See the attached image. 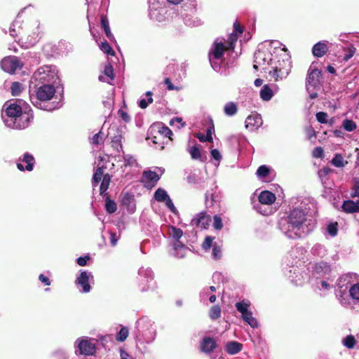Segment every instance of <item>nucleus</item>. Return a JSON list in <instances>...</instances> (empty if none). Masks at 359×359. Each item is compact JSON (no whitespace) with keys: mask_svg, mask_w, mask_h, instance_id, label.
<instances>
[{"mask_svg":"<svg viewBox=\"0 0 359 359\" xmlns=\"http://www.w3.org/2000/svg\"><path fill=\"white\" fill-rule=\"evenodd\" d=\"M2 118L5 125L13 129L27 128L33 118L29 106L22 100L6 102Z\"/></svg>","mask_w":359,"mask_h":359,"instance_id":"nucleus-2","label":"nucleus"},{"mask_svg":"<svg viewBox=\"0 0 359 359\" xmlns=\"http://www.w3.org/2000/svg\"><path fill=\"white\" fill-rule=\"evenodd\" d=\"M303 206L292 209L287 217L278 222V228L288 238L297 239L312 232L316 227V222L303 210Z\"/></svg>","mask_w":359,"mask_h":359,"instance_id":"nucleus-1","label":"nucleus"},{"mask_svg":"<svg viewBox=\"0 0 359 359\" xmlns=\"http://www.w3.org/2000/svg\"><path fill=\"white\" fill-rule=\"evenodd\" d=\"M90 259V257L88 255L84 257H80L77 258L76 263L81 266H84L87 264V262Z\"/></svg>","mask_w":359,"mask_h":359,"instance_id":"nucleus-64","label":"nucleus"},{"mask_svg":"<svg viewBox=\"0 0 359 359\" xmlns=\"http://www.w3.org/2000/svg\"><path fill=\"white\" fill-rule=\"evenodd\" d=\"M250 302L248 300L243 299L241 302H236L235 306L238 312L241 313V316L249 312Z\"/></svg>","mask_w":359,"mask_h":359,"instance_id":"nucleus-33","label":"nucleus"},{"mask_svg":"<svg viewBox=\"0 0 359 359\" xmlns=\"http://www.w3.org/2000/svg\"><path fill=\"white\" fill-rule=\"evenodd\" d=\"M238 107L236 103L233 102H227L224 107V114L226 116H232L237 113Z\"/></svg>","mask_w":359,"mask_h":359,"instance_id":"nucleus-38","label":"nucleus"},{"mask_svg":"<svg viewBox=\"0 0 359 359\" xmlns=\"http://www.w3.org/2000/svg\"><path fill=\"white\" fill-rule=\"evenodd\" d=\"M343 128L348 132H352L356 128V124L354 121L350 119H345L343 121Z\"/></svg>","mask_w":359,"mask_h":359,"instance_id":"nucleus-52","label":"nucleus"},{"mask_svg":"<svg viewBox=\"0 0 359 359\" xmlns=\"http://www.w3.org/2000/svg\"><path fill=\"white\" fill-rule=\"evenodd\" d=\"M29 93L31 102L39 109L53 111L60 107L59 102H48L55 93V87L52 84L40 83L36 87L32 86Z\"/></svg>","mask_w":359,"mask_h":359,"instance_id":"nucleus-6","label":"nucleus"},{"mask_svg":"<svg viewBox=\"0 0 359 359\" xmlns=\"http://www.w3.org/2000/svg\"><path fill=\"white\" fill-rule=\"evenodd\" d=\"M93 283V276L91 272L81 271L75 280V284L79 288V292L88 293L91 290L90 284Z\"/></svg>","mask_w":359,"mask_h":359,"instance_id":"nucleus-14","label":"nucleus"},{"mask_svg":"<svg viewBox=\"0 0 359 359\" xmlns=\"http://www.w3.org/2000/svg\"><path fill=\"white\" fill-rule=\"evenodd\" d=\"M356 207L357 205L355 203L351 200L345 201L341 205L343 211L347 213H353L357 212Z\"/></svg>","mask_w":359,"mask_h":359,"instance_id":"nucleus-37","label":"nucleus"},{"mask_svg":"<svg viewBox=\"0 0 359 359\" xmlns=\"http://www.w3.org/2000/svg\"><path fill=\"white\" fill-rule=\"evenodd\" d=\"M321 72L316 68L310 67L306 78V89L308 91L311 90V88H316L319 85L320 76Z\"/></svg>","mask_w":359,"mask_h":359,"instance_id":"nucleus-17","label":"nucleus"},{"mask_svg":"<svg viewBox=\"0 0 359 359\" xmlns=\"http://www.w3.org/2000/svg\"><path fill=\"white\" fill-rule=\"evenodd\" d=\"M101 25L105 32L107 37L109 39H111L113 38V34H111V32L110 31L109 22L106 18H104V17L102 18Z\"/></svg>","mask_w":359,"mask_h":359,"instance_id":"nucleus-46","label":"nucleus"},{"mask_svg":"<svg viewBox=\"0 0 359 359\" xmlns=\"http://www.w3.org/2000/svg\"><path fill=\"white\" fill-rule=\"evenodd\" d=\"M135 329L134 336L136 345L144 353L147 351V345L152 344L156 338V326L151 319L144 316L137 320Z\"/></svg>","mask_w":359,"mask_h":359,"instance_id":"nucleus-5","label":"nucleus"},{"mask_svg":"<svg viewBox=\"0 0 359 359\" xmlns=\"http://www.w3.org/2000/svg\"><path fill=\"white\" fill-rule=\"evenodd\" d=\"M262 124V119L260 115L253 114L250 115L245 120L246 128L253 130L255 128H258Z\"/></svg>","mask_w":359,"mask_h":359,"instance_id":"nucleus-23","label":"nucleus"},{"mask_svg":"<svg viewBox=\"0 0 359 359\" xmlns=\"http://www.w3.org/2000/svg\"><path fill=\"white\" fill-rule=\"evenodd\" d=\"M100 48L104 53H106L108 55H114V50H112L111 47L109 46L108 42L106 41L101 43Z\"/></svg>","mask_w":359,"mask_h":359,"instance_id":"nucleus-55","label":"nucleus"},{"mask_svg":"<svg viewBox=\"0 0 359 359\" xmlns=\"http://www.w3.org/2000/svg\"><path fill=\"white\" fill-rule=\"evenodd\" d=\"M128 336V329L123 327L117 333L116 339L118 341H124Z\"/></svg>","mask_w":359,"mask_h":359,"instance_id":"nucleus-51","label":"nucleus"},{"mask_svg":"<svg viewBox=\"0 0 359 359\" xmlns=\"http://www.w3.org/2000/svg\"><path fill=\"white\" fill-rule=\"evenodd\" d=\"M19 18L18 15L11 26L10 34L13 37L20 36L19 41H21L26 48H29L36 44L41 38L40 23L38 20H34L22 26Z\"/></svg>","mask_w":359,"mask_h":359,"instance_id":"nucleus-4","label":"nucleus"},{"mask_svg":"<svg viewBox=\"0 0 359 359\" xmlns=\"http://www.w3.org/2000/svg\"><path fill=\"white\" fill-rule=\"evenodd\" d=\"M104 138L105 135L102 131H100L93 135L91 139V143L94 145H100L104 142Z\"/></svg>","mask_w":359,"mask_h":359,"instance_id":"nucleus-47","label":"nucleus"},{"mask_svg":"<svg viewBox=\"0 0 359 359\" xmlns=\"http://www.w3.org/2000/svg\"><path fill=\"white\" fill-rule=\"evenodd\" d=\"M104 170L102 168H97L95 171L93 177L92 184L93 189L97 187L100 182H101L100 187V194L104 197L107 195V191L111 182V176L109 174H103Z\"/></svg>","mask_w":359,"mask_h":359,"instance_id":"nucleus-12","label":"nucleus"},{"mask_svg":"<svg viewBox=\"0 0 359 359\" xmlns=\"http://www.w3.org/2000/svg\"><path fill=\"white\" fill-rule=\"evenodd\" d=\"M355 53V48L353 46H350L347 49V53H346L344 56L343 60L344 61H348L349 59H351L353 55Z\"/></svg>","mask_w":359,"mask_h":359,"instance_id":"nucleus-62","label":"nucleus"},{"mask_svg":"<svg viewBox=\"0 0 359 359\" xmlns=\"http://www.w3.org/2000/svg\"><path fill=\"white\" fill-rule=\"evenodd\" d=\"M238 40V36L237 34L232 33L229 36V46L226 47L227 49L233 50L235 47V43Z\"/></svg>","mask_w":359,"mask_h":359,"instance_id":"nucleus-56","label":"nucleus"},{"mask_svg":"<svg viewBox=\"0 0 359 359\" xmlns=\"http://www.w3.org/2000/svg\"><path fill=\"white\" fill-rule=\"evenodd\" d=\"M342 344L344 346L351 349L355 346V339L353 336L348 335L342 340Z\"/></svg>","mask_w":359,"mask_h":359,"instance_id":"nucleus-49","label":"nucleus"},{"mask_svg":"<svg viewBox=\"0 0 359 359\" xmlns=\"http://www.w3.org/2000/svg\"><path fill=\"white\" fill-rule=\"evenodd\" d=\"M221 316V308L219 305H214L210 309L209 316L212 320H217Z\"/></svg>","mask_w":359,"mask_h":359,"instance_id":"nucleus-44","label":"nucleus"},{"mask_svg":"<svg viewBox=\"0 0 359 359\" xmlns=\"http://www.w3.org/2000/svg\"><path fill=\"white\" fill-rule=\"evenodd\" d=\"M328 49L329 47L326 41H319L313 46L312 53L315 57H321L326 54Z\"/></svg>","mask_w":359,"mask_h":359,"instance_id":"nucleus-27","label":"nucleus"},{"mask_svg":"<svg viewBox=\"0 0 359 359\" xmlns=\"http://www.w3.org/2000/svg\"><path fill=\"white\" fill-rule=\"evenodd\" d=\"M114 68L112 65L109 63L105 65L104 69V75H100L99 76V80L102 82H106L107 83H111V81L114 80Z\"/></svg>","mask_w":359,"mask_h":359,"instance_id":"nucleus-28","label":"nucleus"},{"mask_svg":"<svg viewBox=\"0 0 359 359\" xmlns=\"http://www.w3.org/2000/svg\"><path fill=\"white\" fill-rule=\"evenodd\" d=\"M212 241L213 238L207 236L202 244L203 249L205 251L210 250L212 245Z\"/></svg>","mask_w":359,"mask_h":359,"instance_id":"nucleus-60","label":"nucleus"},{"mask_svg":"<svg viewBox=\"0 0 359 359\" xmlns=\"http://www.w3.org/2000/svg\"><path fill=\"white\" fill-rule=\"evenodd\" d=\"M273 96V92L268 85H264L260 90V97L264 101H269Z\"/></svg>","mask_w":359,"mask_h":359,"instance_id":"nucleus-36","label":"nucleus"},{"mask_svg":"<svg viewBox=\"0 0 359 359\" xmlns=\"http://www.w3.org/2000/svg\"><path fill=\"white\" fill-rule=\"evenodd\" d=\"M165 203V205L167 206V208L174 214H177V208L175 207L172 200L170 199V197H168L165 201H163Z\"/></svg>","mask_w":359,"mask_h":359,"instance_id":"nucleus-61","label":"nucleus"},{"mask_svg":"<svg viewBox=\"0 0 359 359\" xmlns=\"http://www.w3.org/2000/svg\"><path fill=\"white\" fill-rule=\"evenodd\" d=\"M212 255L215 259H219L222 255L221 248L218 245H213Z\"/></svg>","mask_w":359,"mask_h":359,"instance_id":"nucleus-59","label":"nucleus"},{"mask_svg":"<svg viewBox=\"0 0 359 359\" xmlns=\"http://www.w3.org/2000/svg\"><path fill=\"white\" fill-rule=\"evenodd\" d=\"M105 209L109 214H112L117 210L116 203L114 201L107 198L105 203Z\"/></svg>","mask_w":359,"mask_h":359,"instance_id":"nucleus-48","label":"nucleus"},{"mask_svg":"<svg viewBox=\"0 0 359 359\" xmlns=\"http://www.w3.org/2000/svg\"><path fill=\"white\" fill-rule=\"evenodd\" d=\"M243 348V344L236 341H229L226 344L225 351L230 355H235L239 353Z\"/></svg>","mask_w":359,"mask_h":359,"instance_id":"nucleus-29","label":"nucleus"},{"mask_svg":"<svg viewBox=\"0 0 359 359\" xmlns=\"http://www.w3.org/2000/svg\"><path fill=\"white\" fill-rule=\"evenodd\" d=\"M323 149L320 147H316L312 152L314 158H322L323 156Z\"/></svg>","mask_w":359,"mask_h":359,"instance_id":"nucleus-63","label":"nucleus"},{"mask_svg":"<svg viewBox=\"0 0 359 359\" xmlns=\"http://www.w3.org/2000/svg\"><path fill=\"white\" fill-rule=\"evenodd\" d=\"M196 10L191 6H184L178 11V15L189 27H197L202 24L201 19L195 16Z\"/></svg>","mask_w":359,"mask_h":359,"instance_id":"nucleus-13","label":"nucleus"},{"mask_svg":"<svg viewBox=\"0 0 359 359\" xmlns=\"http://www.w3.org/2000/svg\"><path fill=\"white\" fill-rule=\"evenodd\" d=\"M59 81L58 70L55 65H43L39 67L33 74L30 81V86H39L40 83L55 84Z\"/></svg>","mask_w":359,"mask_h":359,"instance_id":"nucleus-7","label":"nucleus"},{"mask_svg":"<svg viewBox=\"0 0 359 359\" xmlns=\"http://www.w3.org/2000/svg\"><path fill=\"white\" fill-rule=\"evenodd\" d=\"M121 204L126 208L127 211L130 214L133 213L136 209L134 196L128 193L123 194L121 199Z\"/></svg>","mask_w":359,"mask_h":359,"instance_id":"nucleus-25","label":"nucleus"},{"mask_svg":"<svg viewBox=\"0 0 359 359\" xmlns=\"http://www.w3.org/2000/svg\"><path fill=\"white\" fill-rule=\"evenodd\" d=\"M149 133L152 135L154 133L158 134L160 137H168L171 140L170 135L172 134L171 130L163 125L162 123H156L153 124L149 128Z\"/></svg>","mask_w":359,"mask_h":359,"instance_id":"nucleus-18","label":"nucleus"},{"mask_svg":"<svg viewBox=\"0 0 359 359\" xmlns=\"http://www.w3.org/2000/svg\"><path fill=\"white\" fill-rule=\"evenodd\" d=\"M316 119L320 123H327L328 115L327 113L323 111L318 112L316 114Z\"/></svg>","mask_w":359,"mask_h":359,"instance_id":"nucleus-58","label":"nucleus"},{"mask_svg":"<svg viewBox=\"0 0 359 359\" xmlns=\"http://www.w3.org/2000/svg\"><path fill=\"white\" fill-rule=\"evenodd\" d=\"M22 162L26 164L25 167H24L22 163H18L17 167L21 170H27L32 171L34 167V157L28 153H26L23 156Z\"/></svg>","mask_w":359,"mask_h":359,"instance_id":"nucleus-26","label":"nucleus"},{"mask_svg":"<svg viewBox=\"0 0 359 359\" xmlns=\"http://www.w3.org/2000/svg\"><path fill=\"white\" fill-rule=\"evenodd\" d=\"M273 54V48H272L271 41L269 43V47L264 46L255 53L253 67L255 69L266 70L269 66L271 67Z\"/></svg>","mask_w":359,"mask_h":359,"instance_id":"nucleus-8","label":"nucleus"},{"mask_svg":"<svg viewBox=\"0 0 359 359\" xmlns=\"http://www.w3.org/2000/svg\"><path fill=\"white\" fill-rule=\"evenodd\" d=\"M226 49L227 48L224 46L223 41L217 39L209 51V62L216 72L220 70L222 59Z\"/></svg>","mask_w":359,"mask_h":359,"instance_id":"nucleus-9","label":"nucleus"},{"mask_svg":"<svg viewBox=\"0 0 359 359\" xmlns=\"http://www.w3.org/2000/svg\"><path fill=\"white\" fill-rule=\"evenodd\" d=\"M332 163L338 168L343 167L344 165V158L341 154H336L332 160Z\"/></svg>","mask_w":359,"mask_h":359,"instance_id":"nucleus-54","label":"nucleus"},{"mask_svg":"<svg viewBox=\"0 0 359 359\" xmlns=\"http://www.w3.org/2000/svg\"><path fill=\"white\" fill-rule=\"evenodd\" d=\"M95 339L87 337H79L74 341V348L76 355L90 356L96 352Z\"/></svg>","mask_w":359,"mask_h":359,"instance_id":"nucleus-11","label":"nucleus"},{"mask_svg":"<svg viewBox=\"0 0 359 359\" xmlns=\"http://www.w3.org/2000/svg\"><path fill=\"white\" fill-rule=\"evenodd\" d=\"M311 253L314 256L324 257L327 255V249L324 245L316 243L311 248Z\"/></svg>","mask_w":359,"mask_h":359,"instance_id":"nucleus-31","label":"nucleus"},{"mask_svg":"<svg viewBox=\"0 0 359 359\" xmlns=\"http://www.w3.org/2000/svg\"><path fill=\"white\" fill-rule=\"evenodd\" d=\"M349 296L355 300H359V283L353 284L349 288Z\"/></svg>","mask_w":359,"mask_h":359,"instance_id":"nucleus-45","label":"nucleus"},{"mask_svg":"<svg viewBox=\"0 0 359 359\" xmlns=\"http://www.w3.org/2000/svg\"><path fill=\"white\" fill-rule=\"evenodd\" d=\"M346 289L342 290V287L340 286L339 291L337 292V297L339 302L344 306H347L350 304V296L346 293Z\"/></svg>","mask_w":359,"mask_h":359,"instance_id":"nucleus-30","label":"nucleus"},{"mask_svg":"<svg viewBox=\"0 0 359 359\" xmlns=\"http://www.w3.org/2000/svg\"><path fill=\"white\" fill-rule=\"evenodd\" d=\"M189 251V248L182 242H174L171 255L177 259H182L187 256Z\"/></svg>","mask_w":359,"mask_h":359,"instance_id":"nucleus-22","label":"nucleus"},{"mask_svg":"<svg viewBox=\"0 0 359 359\" xmlns=\"http://www.w3.org/2000/svg\"><path fill=\"white\" fill-rule=\"evenodd\" d=\"M212 225L216 230H220L223 227L222 218L219 215L214 216Z\"/></svg>","mask_w":359,"mask_h":359,"instance_id":"nucleus-57","label":"nucleus"},{"mask_svg":"<svg viewBox=\"0 0 359 359\" xmlns=\"http://www.w3.org/2000/svg\"><path fill=\"white\" fill-rule=\"evenodd\" d=\"M261 205H272L276 199V195L269 191H262L258 197Z\"/></svg>","mask_w":359,"mask_h":359,"instance_id":"nucleus-24","label":"nucleus"},{"mask_svg":"<svg viewBox=\"0 0 359 359\" xmlns=\"http://www.w3.org/2000/svg\"><path fill=\"white\" fill-rule=\"evenodd\" d=\"M242 319L247 323L252 328H257L259 326L258 322L252 316V312L250 311L245 315L242 316Z\"/></svg>","mask_w":359,"mask_h":359,"instance_id":"nucleus-34","label":"nucleus"},{"mask_svg":"<svg viewBox=\"0 0 359 359\" xmlns=\"http://www.w3.org/2000/svg\"><path fill=\"white\" fill-rule=\"evenodd\" d=\"M269 172L270 168L268 166L263 165L258 168V169L257 170L256 175L258 178L264 179L266 178L269 175Z\"/></svg>","mask_w":359,"mask_h":359,"instance_id":"nucleus-43","label":"nucleus"},{"mask_svg":"<svg viewBox=\"0 0 359 359\" xmlns=\"http://www.w3.org/2000/svg\"><path fill=\"white\" fill-rule=\"evenodd\" d=\"M210 217L205 212H201L191 219V224L201 229H205L209 225Z\"/></svg>","mask_w":359,"mask_h":359,"instance_id":"nucleus-21","label":"nucleus"},{"mask_svg":"<svg viewBox=\"0 0 359 359\" xmlns=\"http://www.w3.org/2000/svg\"><path fill=\"white\" fill-rule=\"evenodd\" d=\"M154 278V274L151 268L144 266L140 267L138 270L137 276L140 290L142 292L154 290L156 286Z\"/></svg>","mask_w":359,"mask_h":359,"instance_id":"nucleus-10","label":"nucleus"},{"mask_svg":"<svg viewBox=\"0 0 359 359\" xmlns=\"http://www.w3.org/2000/svg\"><path fill=\"white\" fill-rule=\"evenodd\" d=\"M168 234L175 240V242H180V239L183 236V231L179 228L171 226L168 229Z\"/></svg>","mask_w":359,"mask_h":359,"instance_id":"nucleus-35","label":"nucleus"},{"mask_svg":"<svg viewBox=\"0 0 359 359\" xmlns=\"http://www.w3.org/2000/svg\"><path fill=\"white\" fill-rule=\"evenodd\" d=\"M125 167H137L138 164L136 159L130 154H124L123 156Z\"/></svg>","mask_w":359,"mask_h":359,"instance_id":"nucleus-41","label":"nucleus"},{"mask_svg":"<svg viewBox=\"0 0 359 359\" xmlns=\"http://www.w3.org/2000/svg\"><path fill=\"white\" fill-rule=\"evenodd\" d=\"M160 180L159 175L154 171L147 170L142 173V182L146 187H152Z\"/></svg>","mask_w":359,"mask_h":359,"instance_id":"nucleus-20","label":"nucleus"},{"mask_svg":"<svg viewBox=\"0 0 359 359\" xmlns=\"http://www.w3.org/2000/svg\"><path fill=\"white\" fill-rule=\"evenodd\" d=\"M273 48V58L271 64V69L269 70L270 76L276 81L285 79L291 70L290 56L287 49L281 47L282 44L278 41H271Z\"/></svg>","mask_w":359,"mask_h":359,"instance_id":"nucleus-3","label":"nucleus"},{"mask_svg":"<svg viewBox=\"0 0 359 359\" xmlns=\"http://www.w3.org/2000/svg\"><path fill=\"white\" fill-rule=\"evenodd\" d=\"M327 232L332 236L334 237L338 233V224L337 222H331L327 226Z\"/></svg>","mask_w":359,"mask_h":359,"instance_id":"nucleus-50","label":"nucleus"},{"mask_svg":"<svg viewBox=\"0 0 359 359\" xmlns=\"http://www.w3.org/2000/svg\"><path fill=\"white\" fill-rule=\"evenodd\" d=\"M330 271V266L327 263L320 262L313 267L312 276L316 280L325 278L327 276H329Z\"/></svg>","mask_w":359,"mask_h":359,"instance_id":"nucleus-16","label":"nucleus"},{"mask_svg":"<svg viewBox=\"0 0 359 359\" xmlns=\"http://www.w3.org/2000/svg\"><path fill=\"white\" fill-rule=\"evenodd\" d=\"M217 343L214 338L210 337H205L200 344L201 351L205 353L210 354L217 348Z\"/></svg>","mask_w":359,"mask_h":359,"instance_id":"nucleus-19","label":"nucleus"},{"mask_svg":"<svg viewBox=\"0 0 359 359\" xmlns=\"http://www.w3.org/2000/svg\"><path fill=\"white\" fill-rule=\"evenodd\" d=\"M189 152L193 159L198 160L201 158V153L200 149L194 146L189 149Z\"/></svg>","mask_w":359,"mask_h":359,"instance_id":"nucleus-53","label":"nucleus"},{"mask_svg":"<svg viewBox=\"0 0 359 359\" xmlns=\"http://www.w3.org/2000/svg\"><path fill=\"white\" fill-rule=\"evenodd\" d=\"M214 132V127H209L206 130V135H204L203 133H198L196 135V137L201 142H212V133Z\"/></svg>","mask_w":359,"mask_h":359,"instance_id":"nucleus-32","label":"nucleus"},{"mask_svg":"<svg viewBox=\"0 0 359 359\" xmlns=\"http://www.w3.org/2000/svg\"><path fill=\"white\" fill-rule=\"evenodd\" d=\"M24 90V86L20 82H13L11 86V94L13 96L19 95Z\"/></svg>","mask_w":359,"mask_h":359,"instance_id":"nucleus-42","label":"nucleus"},{"mask_svg":"<svg viewBox=\"0 0 359 359\" xmlns=\"http://www.w3.org/2000/svg\"><path fill=\"white\" fill-rule=\"evenodd\" d=\"M153 93L151 91H147L145 94L146 98H141L138 102V105L141 109H146L149 104L152 103L153 98H152Z\"/></svg>","mask_w":359,"mask_h":359,"instance_id":"nucleus-39","label":"nucleus"},{"mask_svg":"<svg viewBox=\"0 0 359 359\" xmlns=\"http://www.w3.org/2000/svg\"><path fill=\"white\" fill-rule=\"evenodd\" d=\"M168 197L170 196H168L167 191L162 188L157 189L154 193V198L158 202H163Z\"/></svg>","mask_w":359,"mask_h":359,"instance_id":"nucleus-40","label":"nucleus"},{"mask_svg":"<svg viewBox=\"0 0 359 359\" xmlns=\"http://www.w3.org/2000/svg\"><path fill=\"white\" fill-rule=\"evenodd\" d=\"M22 63L15 56L5 57L1 61V69L9 74H14L16 70L21 69Z\"/></svg>","mask_w":359,"mask_h":359,"instance_id":"nucleus-15","label":"nucleus"}]
</instances>
